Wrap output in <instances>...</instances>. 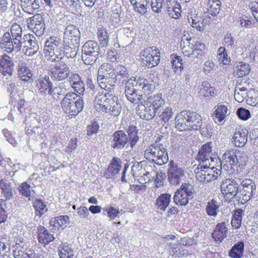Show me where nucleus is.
<instances>
[{"mask_svg": "<svg viewBox=\"0 0 258 258\" xmlns=\"http://www.w3.org/2000/svg\"><path fill=\"white\" fill-rule=\"evenodd\" d=\"M154 89L153 85L144 79L131 78L126 82L125 94L127 99L133 103L143 101Z\"/></svg>", "mask_w": 258, "mask_h": 258, "instance_id": "1", "label": "nucleus"}, {"mask_svg": "<svg viewBox=\"0 0 258 258\" xmlns=\"http://www.w3.org/2000/svg\"><path fill=\"white\" fill-rule=\"evenodd\" d=\"M94 107L97 112L108 113L114 116H118L121 110L118 97L107 90L96 95Z\"/></svg>", "mask_w": 258, "mask_h": 258, "instance_id": "2", "label": "nucleus"}, {"mask_svg": "<svg viewBox=\"0 0 258 258\" xmlns=\"http://www.w3.org/2000/svg\"><path fill=\"white\" fill-rule=\"evenodd\" d=\"M80 32L75 25H69L64 33L63 46L66 54L74 57L80 45Z\"/></svg>", "mask_w": 258, "mask_h": 258, "instance_id": "3", "label": "nucleus"}, {"mask_svg": "<svg viewBox=\"0 0 258 258\" xmlns=\"http://www.w3.org/2000/svg\"><path fill=\"white\" fill-rule=\"evenodd\" d=\"M211 166V163H200L195 169L194 173L199 181L205 183H209L216 180L221 174L220 170L217 169L214 166Z\"/></svg>", "mask_w": 258, "mask_h": 258, "instance_id": "4", "label": "nucleus"}, {"mask_svg": "<svg viewBox=\"0 0 258 258\" xmlns=\"http://www.w3.org/2000/svg\"><path fill=\"white\" fill-rule=\"evenodd\" d=\"M247 157L244 154H241L240 152H236L233 150H227L223 155V160L221 162L224 170L227 171L229 174H232L235 171L238 163L242 164H245Z\"/></svg>", "mask_w": 258, "mask_h": 258, "instance_id": "5", "label": "nucleus"}, {"mask_svg": "<svg viewBox=\"0 0 258 258\" xmlns=\"http://www.w3.org/2000/svg\"><path fill=\"white\" fill-rule=\"evenodd\" d=\"M194 188L192 186L187 183H183L175 193L173 200L175 203L181 206H185L188 203L189 199L193 198Z\"/></svg>", "mask_w": 258, "mask_h": 258, "instance_id": "6", "label": "nucleus"}, {"mask_svg": "<svg viewBox=\"0 0 258 258\" xmlns=\"http://www.w3.org/2000/svg\"><path fill=\"white\" fill-rule=\"evenodd\" d=\"M141 58L145 66L152 68L159 63L160 53L156 47H148L141 53Z\"/></svg>", "mask_w": 258, "mask_h": 258, "instance_id": "7", "label": "nucleus"}, {"mask_svg": "<svg viewBox=\"0 0 258 258\" xmlns=\"http://www.w3.org/2000/svg\"><path fill=\"white\" fill-rule=\"evenodd\" d=\"M70 71L67 64L61 61L50 67L49 74L53 81H61L68 78Z\"/></svg>", "mask_w": 258, "mask_h": 258, "instance_id": "8", "label": "nucleus"}, {"mask_svg": "<svg viewBox=\"0 0 258 258\" xmlns=\"http://www.w3.org/2000/svg\"><path fill=\"white\" fill-rule=\"evenodd\" d=\"M98 46L96 42L89 40L87 41L83 46L82 51L84 55L83 60L87 64H92L95 59L96 55H98Z\"/></svg>", "mask_w": 258, "mask_h": 258, "instance_id": "9", "label": "nucleus"}, {"mask_svg": "<svg viewBox=\"0 0 258 258\" xmlns=\"http://www.w3.org/2000/svg\"><path fill=\"white\" fill-rule=\"evenodd\" d=\"M28 28L32 30L37 36L44 34L45 23L44 18L40 14H36L27 20Z\"/></svg>", "mask_w": 258, "mask_h": 258, "instance_id": "10", "label": "nucleus"}, {"mask_svg": "<svg viewBox=\"0 0 258 258\" xmlns=\"http://www.w3.org/2000/svg\"><path fill=\"white\" fill-rule=\"evenodd\" d=\"M238 184L234 179H225L220 185V189L224 196L230 198H234L238 190Z\"/></svg>", "mask_w": 258, "mask_h": 258, "instance_id": "11", "label": "nucleus"}, {"mask_svg": "<svg viewBox=\"0 0 258 258\" xmlns=\"http://www.w3.org/2000/svg\"><path fill=\"white\" fill-rule=\"evenodd\" d=\"M169 166L168 170V180L172 184H178L184 177V171L181 168L174 165L173 160L170 161Z\"/></svg>", "mask_w": 258, "mask_h": 258, "instance_id": "12", "label": "nucleus"}, {"mask_svg": "<svg viewBox=\"0 0 258 258\" xmlns=\"http://www.w3.org/2000/svg\"><path fill=\"white\" fill-rule=\"evenodd\" d=\"M186 117L187 130H198L201 128L203 122L202 117L198 113L187 110Z\"/></svg>", "mask_w": 258, "mask_h": 258, "instance_id": "13", "label": "nucleus"}, {"mask_svg": "<svg viewBox=\"0 0 258 258\" xmlns=\"http://www.w3.org/2000/svg\"><path fill=\"white\" fill-rule=\"evenodd\" d=\"M212 143L208 142L204 145L197 155V159L200 163H211L214 162V158L211 157Z\"/></svg>", "mask_w": 258, "mask_h": 258, "instance_id": "14", "label": "nucleus"}, {"mask_svg": "<svg viewBox=\"0 0 258 258\" xmlns=\"http://www.w3.org/2000/svg\"><path fill=\"white\" fill-rule=\"evenodd\" d=\"M140 102V104L137 108V114L143 119L148 120L153 118L157 112L154 105H148V104L145 105L143 104L142 101Z\"/></svg>", "mask_w": 258, "mask_h": 258, "instance_id": "15", "label": "nucleus"}, {"mask_svg": "<svg viewBox=\"0 0 258 258\" xmlns=\"http://www.w3.org/2000/svg\"><path fill=\"white\" fill-rule=\"evenodd\" d=\"M69 217L67 215L58 216L51 218L49 224L53 231H59L67 227L69 222Z\"/></svg>", "mask_w": 258, "mask_h": 258, "instance_id": "16", "label": "nucleus"}, {"mask_svg": "<svg viewBox=\"0 0 258 258\" xmlns=\"http://www.w3.org/2000/svg\"><path fill=\"white\" fill-rule=\"evenodd\" d=\"M21 47L19 48L16 47V45L14 43V40L11 37L9 32L4 33L0 41V48L8 53L12 52L14 49L19 51Z\"/></svg>", "mask_w": 258, "mask_h": 258, "instance_id": "17", "label": "nucleus"}, {"mask_svg": "<svg viewBox=\"0 0 258 258\" xmlns=\"http://www.w3.org/2000/svg\"><path fill=\"white\" fill-rule=\"evenodd\" d=\"M228 228L225 222L217 224L212 234V238L217 243H221L227 237Z\"/></svg>", "mask_w": 258, "mask_h": 258, "instance_id": "18", "label": "nucleus"}, {"mask_svg": "<svg viewBox=\"0 0 258 258\" xmlns=\"http://www.w3.org/2000/svg\"><path fill=\"white\" fill-rule=\"evenodd\" d=\"M14 66V62L9 55L4 54L1 56L0 58V71L3 75H11L13 71Z\"/></svg>", "mask_w": 258, "mask_h": 258, "instance_id": "19", "label": "nucleus"}, {"mask_svg": "<svg viewBox=\"0 0 258 258\" xmlns=\"http://www.w3.org/2000/svg\"><path fill=\"white\" fill-rule=\"evenodd\" d=\"M36 87L40 93L44 95H52V84L48 77H40L36 82Z\"/></svg>", "mask_w": 258, "mask_h": 258, "instance_id": "20", "label": "nucleus"}, {"mask_svg": "<svg viewBox=\"0 0 258 258\" xmlns=\"http://www.w3.org/2000/svg\"><path fill=\"white\" fill-rule=\"evenodd\" d=\"M247 141V132L243 129H236L232 138V143L236 147H243Z\"/></svg>", "mask_w": 258, "mask_h": 258, "instance_id": "21", "label": "nucleus"}, {"mask_svg": "<svg viewBox=\"0 0 258 258\" xmlns=\"http://www.w3.org/2000/svg\"><path fill=\"white\" fill-rule=\"evenodd\" d=\"M114 70L109 63H103L98 69V75L100 79L108 80L112 83V78L114 77Z\"/></svg>", "mask_w": 258, "mask_h": 258, "instance_id": "22", "label": "nucleus"}, {"mask_svg": "<svg viewBox=\"0 0 258 258\" xmlns=\"http://www.w3.org/2000/svg\"><path fill=\"white\" fill-rule=\"evenodd\" d=\"M38 240L40 243L45 246L54 240L53 235L51 234L44 226L37 228Z\"/></svg>", "mask_w": 258, "mask_h": 258, "instance_id": "23", "label": "nucleus"}, {"mask_svg": "<svg viewBox=\"0 0 258 258\" xmlns=\"http://www.w3.org/2000/svg\"><path fill=\"white\" fill-rule=\"evenodd\" d=\"M114 144L113 148L121 149L123 148L128 142L126 135L122 131H117L113 135Z\"/></svg>", "mask_w": 258, "mask_h": 258, "instance_id": "24", "label": "nucleus"}, {"mask_svg": "<svg viewBox=\"0 0 258 258\" xmlns=\"http://www.w3.org/2000/svg\"><path fill=\"white\" fill-rule=\"evenodd\" d=\"M22 31V28L19 24L14 23L11 25L10 33L17 48L21 47Z\"/></svg>", "mask_w": 258, "mask_h": 258, "instance_id": "25", "label": "nucleus"}, {"mask_svg": "<svg viewBox=\"0 0 258 258\" xmlns=\"http://www.w3.org/2000/svg\"><path fill=\"white\" fill-rule=\"evenodd\" d=\"M151 181L150 174L149 172L144 173L143 176L140 178L139 182L140 184H133L131 185V189L135 192H139L141 191H145L147 187V183Z\"/></svg>", "mask_w": 258, "mask_h": 258, "instance_id": "26", "label": "nucleus"}, {"mask_svg": "<svg viewBox=\"0 0 258 258\" xmlns=\"http://www.w3.org/2000/svg\"><path fill=\"white\" fill-rule=\"evenodd\" d=\"M114 70V77L112 78V83H115L117 81H124V79H127L128 76V71L123 66L118 65Z\"/></svg>", "mask_w": 258, "mask_h": 258, "instance_id": "27", "label": "nucleus"}, {"mask_svg": "<svg viewBox=\"0 0 258 258\" xmlns=\"http://www.w3.org/2000/svg\"><path fill=\"white\" fill-rule=\"evenodd\" d=\"M199 93L201 96L209 98L216 96L217 91L213 87L211 86L208 81H203L202 83Z\"/></svg>", "mask_w": 258, "mask_h": 258, "instance_id": "28", "label": "nucleus"}, {"mask_svg": "<svg viewBox=\"0 0 258 258\" xmlns=\"http://www.w3.org/2000/svg\"><path fill=\"white\" fill-rule=\"evenodd\" d=\"M22 10L29 14H33L39 8V5L37 0H21Z\"/></svg>", "mask_w": 258, "mask_h": 258, "instance_id": "29", "label": "nucleus"}, {"mask_svg": "<svg viewBox=\"0 0 258 258\" xmlns=\"http://www.w3.org/2000/svg\"><path fill=\"white\" fill-rule=\"evenodd\" d=\"M97 37L101 47H107L109 42V35L106 28L102 27L97 29Z\"/></svg>", "mask_w": 258, "mask_h": 258, "instance_id": "30", "label": "nucleus"}, {"mask_svg": "<svg viewBox=\"0 0 258 258\" xmlns=\"http://www.w3.org/2000/svg\"><path fill=\"white\" fill-rule=\"evenodd\" d=\"M83 108V100L81 99L74 104L70 105L66 108H62L64 112L69 116H75L78 115Z\"/></svg>", "mask_w": 258, "mask_h": 258, "instance_id": "31", "label": "nucleus"}, {"mask_svg": "<svg viewBox=\"0 0 258 258\" xmlns=\"http://www.w3.org/2000/svg\"><path fill=\"white\" fill-rule=\"evenodd\" d=\"M47 59L52 62H60L64 57V50L60 47L54 49L53 51L44 52Z\"/></svg>", "mask_w": 258, "mask_h": 258, "instance_id": "32", "label": "nucleus"}, {"mask_svg": "<svg viewBox=\"0 0 258 258\" xmlns=\"http://www.w3.org/2000/svg\"><path fill=\"white\" fill-rule=\"evenodd\" d=\"M0 188L1 194L5 198V201L9 200L13 196V190L11 187V183L5 179L0 180Z\"/></svg>", "mask_w": 258, "mask_h": 258, "instance_id": "33", "label": "nucleus"}, {"mask_svg": "<svg viewBox=\"0 0 258 258\" xmlns=\"http://www.w3.org/2000/svg\"><path fill=\"white\" fill-rule=\"evenodd\" d=\"M187 110L182 111L177 114L175 118V127L179 131H187Z\"/></svg>", "mask_w": 258, "mask_h": 258, "instance_id": "34", "label": "nucleus"}, {"mask_svg": "<svg viewBox=\"0 0 258 258\" xmlns=\"http://www.w3.org/2000/svg\"><path fill=\"white\" fill-rule=\"evenodd\" d=\"M58 253L59 258H74V257L73 249L67 242L62 243L59 245Z\"/></svg>", "mask_w": 258, "mask_h": 258, "instance_id": "35", "label": "nucleus"}, {"mask_svg": "<svg viewBox=\"0 0 258 258\" xmlns=\"http://www.w3.org/2000/svg\"><path fill=\"white\" fill-rule=\"evenodd\" d=\"M229 113L227 106L219 104L213 113V116L215 117L214 119L215 120L217 119L219 122H221L225 119L226 116Z\"/></svg>", "mask_w": 258, "mask_h": 258, "instance_id": "36", "label": "nucleus"}, {"mask_svg": "<svg viewBox=\"0 0 258 258\" xmlns=\"http://www.w3.org/2000/svg\"><path fill=\"white\" fill-rule=\"evenodd\" d=\"M18 74L21 80L25 82L31 80L33 77L31 71L27 68L24 63L19 64Z\"/></svg>", "mask_w": 258, "mask_h": 258, "instance_id": "37", "label": "nucleus"}, {"mask_svg": "<svg viewBox=\"0 0 258 258\" xmlns=\"http://www.w3.org/2000/svg\"><path fill=\"white\" fill-rule=\"evenodd\" d=\"M82 98L78 96L76 93L68 92L63 98L61 105L62 108H66L70 105L74 104L78 102Z\"/></svg>", "mask_w": 258, "mask_h": 258, "instance_id": "38", "label": "nucleus"}, {"mask_svg": "<svg viewBox=\"0 0 258 258\" xmlns=\"http://www.w3.org/2000/svg\"><path fill=\"white\" fill-rule=\"evenodd\" d=\"M250 70V66L244 62H238L234 69V73L238 77H242L248 75Z\"/></svg>", "mask_w": 258, "mask_h": 258, "instance_id": "39", "label": "nucleus"}, {"mask_svg": "<svg viewBox=\"0 0 258 258\" xmlns=\"http://www.w3.org/2000/svg\"><path fill=\"white\" fill-rule=\"evenodd\" d=\"M60 39L54 36H50L45 42V52L53 51L54 49L59 48Z\"/></svg>", "mask_w": 258, "mask_h": 258, "instance_id": "40", "label": "nucleus"}, {"mask_svg": "<svg viewBox=\"0 0 258 258\" xmlns=\"http://www.w3.org/2000/svg\"><path fill=\"white\" fill-rule=\"evenodd\" d=\"M244 243L242 241L235 244L229 252V256L231 258H240L243 255Z\"/></svg>", "mask_w": 258, "mask_h": 258, "instance_id": "41", "label": "nucleus"}, {"mask_svg": "<svg viewBox=\"0 0 258 258\" xmlns=\"http://www.w3.org/2000/svg\"><path fill=\"white\" fill-rule=\"evenodd\" d=\"M243 191L246 193L251 194L252 196H254L256 193V186L255 183L250 179L246 178L242 180L241 182Z\"/></svg>", "mask_w": 258, "mask_h": 258, "instance_id": "42", "label": "nucleus"}, {"mask_svg": "<svg viewBox=\"0 0 258 258\" xmlns=\"http://www.w3.org/2000/svg\"><path fill=\"white\" fill-rule=\"evenodd\" d=\"M33 207L35 209V215L40 217L48 209L46 205L40 199H36L33 203Z\"/></svg>", "mask_w": 258, "mask_h": 258, "instance_id": "43", "label": "nucleus"}, {"mask_svg": "<svg viewBox=\"0 0 258 258\" xmlns=\"http://www.w3.org/2000/svg\"><path fill=\"white\" fill-rule=\"evenodd\" d=\"M221 2L220 0H209L207 7L210 14L213 16L217 15L220 11Z\"/></svg>", "mask_w": 258, "mask_h": 258, "instance_id": "44", "label": "nucleus"}, {"mask_svg": "<svg viewBox=\"0 0 258 258\" xmlns=\"http://www.w3.org/2000/svg\"><path fill=\"white\" fill-rule=\"evenodd\" d=\"M121 161L120 159L113 157L108 167V171L113 175H116L119 173L121 167Z\"/></svg>", "mask_w": 258, "mask_h": 258, "instance_id": "45", "label": "nucleus"}, {"mask_svg": "<svg viewBox=\"0 0 258 258\" xmlns=\"http://www.w3.org/2000/svg\"><path fill=\"white\" fill-rule=\"evenodd\" d=\"M219 207L218 203L214 200H212L207 203L206 208V212L210 216L216 217L217 215Z\"/></svg>", "mask_w": 258, "mask_h": 258, "instance_id": "46", "label": "nucleus"}, {"mask_svg": "<svg viewBox=\"0 0 258 258\" xmlns=\"http://www.w3.org/2000/svg\"><path fill=\"white\" fill-rule=\"evenodd\" d=\"M247 89L244 87L237 86L234 91V98L238 102H242L247 97Z\"/></svg>", "mask_w": 258, "mask_h": 258, "instance_id": "47", "label": "nucleus"}, {"mask_svg": "<svg viewBox=\"0 0 258 258\" xmlns=\"http://www.w3.org/2000/svg\"><path fill=\"white\" fill-rule=\"evenodd\" d=\"M242 213L243 211L241 209H238L234 211L231 222L234 228L238 229L241 226Z\"/></svg>", "mask_w": 258, "mask_h": 258, "instance_id": "48", "label": "nucleus"}, {"mask_svg": "<svg viewBox=\"0 0 258 258\" xmlns=\"http://www.w3.org/2000/svg\"><path fill=\"white\" fill-rule=\"evenodd\" d=\"M186 40L188 41L190 40V38L188 39V38H185V35L182 37V40L180 43V46L181 47V51L184 55V56H186L187 57L190 58L191 59L196 58V56L194 55V50H193V48H191L189 45L187 46H182V42L184 40Z\"/></svg>", "mask_w": 258, "mask_h": 258, "instance_id": "49", "label": "nucleus"}, {"mask_svg": "<svg viewBox=\"0 0 258 258\" xmlns=\"http://www.w3.org/2000/svg\"><path fill=\"white\" fill-rule=\"evenodd\" d=\"M217 59L220 63L228 64L230 61V57H228L227 52L224 47H220L217 51Z\"/></svg>", "mask_w": 258, "mask_h": 258, "instance_id": "50", "label": "nucleus"}, {"mask_svg": "<svg viewBox=\"0 0 258 258\" xmlns=\"http://www.w3.org/2000/svg\"><path fill=\"white\" fill-rule=\"evenodd\" d=\"M205 49L206 48L204 43L197 41L193 48V50H194V55L196 56V58L202 59L205 55Z\"/></svg>", "mask_w": 258, "mask_h": 258, "instance_id": "51", "label": "nucleus"}, {"mask_svg": "<svg viewBox=\"0 0 258 258\" xmlns=\"http://www.w3.org/2000/svg\"><path fill=\"white\" fill-rule=\"evenodd\" d=\"M253 196L251 195V194L246 193L240 189L239 191L238 190L234 198L238 201L239 203L244 205Z\"/></svg>", "mask_w": 258, "mask_h": 258, "instance_id": "52", "label": "nucleus"}, {"mask_svg": "<svg viewBox=\"0 0 258 258\" xmlns=\"http://www.w3.org/2000/svg\"><path fill=\"white\" fill-rule=\"evenodd\" d=\"M246 100L247 104L255 106L258 103V91L254 89L249 90Z\"/></svg>", "mask_w": 258, "mask_h": 258, "instance_id": "53", "label": "nucleus"}, {"mask_svg": "<svg viewBox=\"0 0 258 258\" xmlns=\"http://www.w3.org/2000/svg\"><path fill=\"white\" fill-rule=\"evenodd\" d=\"M127 134L131 147H133L137 142L139 138L138 137V130L136 126H130L127 131Z\"/></svg>", "mask_w": 258, "mask_h": 258, "instance_id": "54", "label": "nucleus"}, {"mask_svg": "<svg viewBox=\"0 0 258 258\" xmlns=\"http://www.w3.org/2000/svg\"><path fill=\"white\" fill-rule=\"evenodd\" d=\"M31 186L26 182L22 183L18 187L20 194L23 196L28 198L31 195Z\"/></svg>", "mask_w": 258, "mask_h": 258, "instance_id": "55", "label": "nucleus"}, {"mask_svg": "<svg viewBox=\"0 0 258 258\" xmlns=\"http://www.w3.org/2000/svg\"><path fill=\"white\" fill-rule=\"evenodd\" d=\"M169 17L173 19H178L181 15V6L180 4H176L175 8L170 9L166 11Z\"/></svg>", "mask_w": 258, "mask_h": 258, "instance_id": "56", "label": "nucleus"}, {"mask_svg": "<svg viewBox=\"0 0 258 258\" xmlns=\"http://www.w3.org/2000/svg\"><path fill=\"white\" fill-rule=\"evenodd\" d=\"M103 211L106 212L107 215L111 220H114L119 214V211L113 207H108L103 209Z\"/></svg>", "mask_w": 258, "mask_h": 258, "instance_id": "57", "label": "nucleus"}, {"mask_svg": "<svg viewBox=\"0 0 258 258\" xmlns=\"http://www.w3.org/2000/svg\"><path fill=\"white\" fill-rule=\"evenodd\" d=\"M130 2L137 12L143 15L146 13L147 7L144 4L138 2L136 0H130Z\"/></svg>", "mask_w": 258, "mask_h": 258, "instance_id": "58", "label": "nucleus"}, {"mask_svg": "<svg viewBox=\"0 0 258 258\" xmlns=\"http://www.w3.org/2000/svg\"><path fill=\"white\" fill-rule=\"evenodd\" d=\"M216 65L212 60H207L205 62L203 65V71L206 74H209L213 73L215 70Z\"/></svg>", "mask_w": 258, "mask_h": 258, "instance_id": "59", "label": "nucleus"}, {"mask_svg": "<svg viewBox=\"0 0 258 258\" xmlns=\"http://www.w3.org/2000/svg\"><path fill=\"white\" fill-rule=\"evenodd\" d=\"M236 113L238 117L243 120H246L250 117V111L244 108H238Z\"/></svg>", "mask_w": 258, "mask_h": 258, "instance_id": "60", "label": "nucleus"}, {"mask_svg": "<svg viewBox=\"0 0 258 258\" xmlns=\"http://www.w3.org/2000/svg\"><path fill=\"white\" fill-rule=\"evenodd\" d=\"M23 40L24 42L26 44L25 45H29V46L38 45L35 38L32 34H27L25 35Z\"/></svg>", "mask_w": 258, "mask_h": 258, "instance_id": "61", "label": "nucleus"}, {"mask_svg": "<svg viewBox=\"0 0 258 258\" xmlns=\"http://www.w3.org/2000/svg\"><path fill=\"white\" fill-rule=\"evenodd\" d=\"M172 67L176 70L183 69L182 59L179 56L171 55Z\"/></svg>", "mask_w": 258, "mask_h": 258, "instance_id": "62", "label": "nucleus"}, {"mask_svg": "<svg viewBox=\"0 0 258 258\" xmlns=\"http://www.w3.org/2000/svg\"><path fill=\"white\" fill-rule=\"evenodd\" d=\"M28 243L22 238H18L13 248H20L22 251H26L28 248Z\"/></svg>", "mask_w": 258, "mask_h": 258, "instance_id": "63", "label": "nucleus"}, {"mask_svg": "<svg viewBox=\"0 0 258 258\" xmlns=\"http://www.w3.org/2000/svg\"><path fill=\"white\" fill-rule=\"evenodd\" d=\"M224 43L227 48H232L234 46V40L231 34H226L224 38Z\"/></svg>", "mask_w": 258, "mask_h": 258, "instance_id": "64", "label": "nucleus"}]
</instances>
